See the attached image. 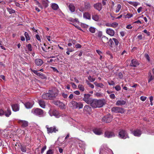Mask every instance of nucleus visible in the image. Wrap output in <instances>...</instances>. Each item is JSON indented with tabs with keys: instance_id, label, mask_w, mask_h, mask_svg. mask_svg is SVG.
Instances as JSON below:
<instances>
[{
	"instance_id": "f257e3e1",
	"label": "nucleus",
	"mask_w": 154,
	"mask_h": 154,
	"mask_svg": "<svg viewBox=\"0 0 154 154\" xmlns=\"http://www.w3.org/2000/svg\"><path fill=\"white\" fill-rule=\"evenodd\" d=\"M58 95L57 90L54 88L48 91V92L43 94L42 97L44 99H53L56 97Z\"/></svg>"
},
{
	"instance_id": "f03ea898",
	"label": "nucleus",
	"mask_w": 154,
	"mask_h": 154,
	"mask_svg": "<svg viewBox=\"0 0 154 154\" xmlns=\"http://www.w3.org/2000/svg\"><path fill=\"white\" fill-rule=\"evenodd\" d=\"M104 100H93L91 104V106L94 108H100L105 104Z\"/></svg>"
},
{
	"instance_id": "7ed1b4c3",
	"label": "nucleus",
	"mask_w": 154,
	"mask_h": 154,
	"mask_svg": "<svg viewBox=\"0 0 154 154\" xmlns=\"http://www.w3.org/2000/svg\"><path fill=\"white\" fill-rule=\"evenodd\" d=\"M69 107L71 108L72 109H82L83 107V104L81 102H77L74 101H72L69 103Z\"/></svg>"
},
{
	"instance_id": "20e7f679",
	"label": "nucleus",
	"mask_w": 154,
	"mask_h": 154,
	"mask_svg": "<svg viewBox=\"0 0 154 154\" xmlns=\"http://www.w3.org/2000/svg\"><path fill=\"white\" fill-rule=\"evenodd\" d=\"M31 112L33 114L39 117H42L44 115L43 110L40 109H32Z\"/></svg>"
},
{
	"instance_id": "39448f33",
	"label": "nucleus",
	"mask_w": 154,
	"mask_h": 154,
	"mask_svg": "<svg viewBox=\"0 0 154 154\" xmlns=\"http://www.w3.org/2000/svg\"><path fill=\"white\" fill-rule=\"evenodd\" d=\"M48 113L51 116H54L57 118H59L60 116L59 112L56 110L51 109L49 110Z\"/></svg>"
},
{
	"instance_id": "423d86ee",
	"label": "nucleus",
	"mask_w": 154,
	"mask_h": 154,
	"mask_svg": "<svg viewBox=\"0 0 154 154\" xmlns=\"http://www.w3.org/2000/svg\"><path fill=\"white\" fill-rule=\"evenodd\" d=\"M111 110L112 112L116 113H123L125 112L124 109L122 108L117 106H115L112 107Z\"/></svg>"
},
{
	"instance_id": "0eeeda50",
	"label": "nucleus",
	"mask_w": 154,
	"mask_h": 154,
	"mask_svg": "<svg viewBox=\"0 0 154 154\" xmlns=\"http://www.w3.org/2000/svg\"><path fill=\"white\" fill-rule=\"evenodd\" d=\"M90 95L89 94H85L83 100L84 101L88 104H91L92 100L90 98Z\"/></svg>"
},
{
	"instance_id": "6e6552de",
	"label": "nucleus",
	"mask_w": 154,
	"mask_h": 154,
	"mask_svg": "<svg viewBox=\"0 0 154 154\" xmlns=\"http://www.w3.org/2000/svg\"><path fill=\"white\" fill-rule=\"evenodd\" d=\"M112 116L109 114L103 117L102 119V120L104 122L109 123L112 121Z\"/></svg>"
},
{
	"instance_id": "1a4fd4ad",
	"label": "nucleus",
	"mask_w": 154,
	"mask_h": 154,
	"mask_svg": "<svg viewBox=\"0 0 154 154\" xmlns=\"http://www.w3.org/2000/svg\"><path fill=\"white\" fill-rule=\"evenodd\" d=\"M119 136L120 138L123 139H125L128 137L127 133L126 131L124 130H121L119 132Z\"/></svg>"
},
{
	"instance_id": "9d476101",
	"label": "nucleus",
	"mask_w": 154,
	"mask_h": 154,
	"mask_svg": "<svg viewBox=\"0 0 154 154\" xmlns=\"http://www.w3.org/2000/svg\"><path fill=\"white\" fill-rule=\"evenodd\" d=\"M46 128L48 133H52L53 132L56 133L58 131V129L54 126L48 128V126H46Z\"/></svg>"
},
{
	"instance_id": "9b49d317",
	"label": "nucleus",
	"mask_w": 154,
	"mask_h": 154,
	"mask_svg": "<svg viewBox=\"0 0 154 154\" xmlns=\"http://www.w3.org/2000/svg\"><path fill=\"white\" fill-rule=\"evenodd\" d=\"M149 82L154 79V69H152V71H150L149 73Z\"/></svg>"
},
{
	"instance_id": "f8f14e48",
	"label": "nucleus",
	"mask_w": 154,
	"mask_h": 154,
	"mask_svg": "<svg viewBox=\"0 0 154 154\" xmlns=\"http://www.w3.org/2000/svg\"><path fill=\"white\" fill-rule=\"evenodd\" d=\"M18 122L23 128L26 127L28 125V122L26 121L19 120L18 121Z\"/></svg>"
},
{
	"instance_id": "ddd939ff",
	"label": "nucleus",
	"mask_w": 154,
	"mask_h": 154,
	"mask_svg": "<svg viewBox=\"0 0 154 154\" xmlns=\"http://www.w3.org/2000/svg\"><path fill=\"white\" fill-rule=\"evenodd\" d=\"M115 136L114 134L112 131H107L105 133V137L108 138L114 137Z\"/></svg>"
},
{
	"instance_id": "4468645a",
	"label": "nucleus",
	"mask_w": 154,
	"mask_h": 154,
	"mask_svg": "<svg viewBox=\"0 0 154 154\" xmlns=\"http://www.w3.org/2000/svg\"><path fill=\"white\" fill-rule=\"evenodd\" d=\"M106 33L111 36H113L115 34L114 31L111 28H107L106 29Z\"/></svg>"
},
{
	"instance_id": "2eb2a0df",
	"label": "nucleus",
	"mask_w": 154,
	"mask_h": 154,
	"mask_svg": "<svg viewBox=\"0 0 154 154\" xmlns=\"http://www.w3.org/2000/svg\"><path fill=\"white\" fill-rule=\"evenodd\" d=\"M11 107L13 111L14 112L18 111L20 109L19 105L17 104H12Z\"/></svg>"
},
{
	"instance_id": "dca6fc26",
	"label": "nucleus",
	"mask_w": 154,
	"mask_h": 154,
	"mask_svg": "<svg viewBox=\"0 0 154 154\" xmlns=\"http://www.w3.org/2000/svg\"><path fill=\"white\" fill-rule=\"evenodd\" d=\"M43 60L40 59H36L35 61V64L38 66H41L43 63Z\"/></svg>"
},
{
	"instance_id": "f3484780",
	"label": "nucleus",
	"mask_w": 154,
	"mask_h": 154,
	"mask_svg": "<svg viewBox=\"0 0 154 154\" xmlns=\"http://www.w3.org/2000/svg\"><path fill=\"white\" fill-rule=\"evenodd\" d=\"M34 104V102L32 101L31 102H28L24 104V105L26 108L30 109L32 107Z\"/></svg>"
},
{
	"instance_id": "a211bd4d",
	"label": "nucleus",
	"mask_w": 154,
	"mask_h": 154,
	"mask_svg": "<svg viewBox=\"0 0 154 154\" xmlns=\"http://www.w3.org/2000/svg\"><path fill=\"white\" fill-rule=\"evenodd\" d=\"M91 111V109L90 106H85L83 109V111L85 112L90 113Z\"/></svg>"
},
{
	"instance_id": "6ab92c4d",
	"label": "nucleus",
	"mask_w": 154,
	"mask_h": 154,
	"mask_svg": "<svg viewBox=\"0 0 154 154\" xmlns=\"http://www.w3.org/2000/svg\"><path fill=\"white\" fill-rule=\"evenodd\" d=\"M139 65L138 61L135 60H132L131 63H130V66H131L136 67Z\"/></svg>"
},
{
	"instance_id": "aec40b11",
	"label": "nucleus",
	"mask_w": 154,
	"mask_h": 154,
	"mask_svg": "<svg viewBox=\"0 0 154 154\" xmlns=\"http://www.w3.org/2000/svg\"><path fill=\"white\" fill-rule=\"evenodd\" d=\"M94 8L98 10L99 11H100L101 9L102 5L101 3H97L94 5Z\"/></svg>"
},
{
	"instance_id": "412c9836",
	"label": "nucleus",
	"mask_w": 154,
	"mask_h": 154,
	"mask_svg": "<svg viewBox=\"0 0 154 154\" xmlns=\"http://www.w3.org/2000/svg\"><path fill=\"white\" fill-rule=\"evenodd\" d=\"M11 114V112L9 108H8L4 112V115L7 117H9Z\"/></svg>"
},
{
	"instance_id": "4be33fe9",
	"label": "nucleus",
	"mask_w": 154,
	"mask_h": 154,
	"mask_svg": "<svg viewBox=\"0 0 154 154\" xmlns=\"http://www.w3.org/2000/svg\"><path fill=\"white\" fill-rule=\"evenodd\" d=\"M141 133V131L138 129L134 130L133 132V134L135 136H140Z\"/></svg>"
},
{
	"instance_id": "5701e85b",
	"label": "nucleus",
	"mask_w": 154,
	"mask_h": 154,
	"mask_svg": "<svg viewBox=\"0 0 154 154\" xmlns=\"http://www.w3.org/2000/svg\"><path fill=\"white\" fill-rule=\"evenodd\" d=\"M69 10L72 12H74L75 11V7L74 5L72 3L69 4L68 5Z\"/></svg>"
},
{
	"instance_id": "b1692460",
	"label": "nucleus",
	"mask_w": 154,
	"mask_h": 154,
	"mask_svg": "<svg viewBox=\"0 0 154 154\" xmlns=\"http://www.w3.org/2000/svg\"><path fill=\"white\" fill-rule=\"evenodd\" d=\"M91 6V4L89 2H85L84 3V7L85 10H89L90 9Z\"/></svg>"
},
{
	"instance_id": "393cba45",
	"label": "nucleus",
	"mask_w": 154,
	"mask_h": 154,
	"mask_svg": "<svg viewBox=\"0 0 154 154\" xmlns=\"http://www.w3.org/2000/svg\"><path fill=\"white\" fill-rule=\"evenodd\" d=\"M93 131L95 134L100 135L102 134V132L100 129L96 128L93 130Z\"/></svg>"
},
{
	"instance_id": "a878e982",
	"label": "nucleus",
	"mask_w": 154,
	"mask_h": 154,
	"mask_svg": "<svg viewBox=\"0 0 154 154\" xmlns=\"http://www.w3.org/2000/svg\"><path fill=\"white\" fill-rule=\"evenodd\" d=\"M92 18L96 21H99L100 20V17L99 15L94 14L92 15Z\"/></svg>"
},
{
	"instance_id": "bb28decb",
	"label": "nucleus",
	"mask_w": 154,
	"mask_h": 154,
	"mask_svg": "<svg viewBox=\"0 0 154 154\" xmlns=\"http://www.w3.org/2000/svg\"><path fill=\"white\" fill-rule=\"evenodd\" d=\"M38 102L41 107L43 108H45V104L44 101L42 100H38Z\"/></svg>"
},
{
	"instance_id": "cd10ccee",
	"label": "nucleus",
	"mask_w": 154,
	"mask_h": 154,
	"mask_svg": "<svg viewBox=\"0 0 154 154\" xmlns=\"http://www.w3.org/2000/svg\"><path fill=\"white\" fill-rule=\"evenodd\" d=\"M83 17L87 19L90 20L91 18V15L88 12H85L83 14Z\"/></svg>"
},
{
	"instance_id": "c85d7f7f",
	"label": "nucleus",
	"mask_w": 154,
	"mask_h": 154,
	"mask_svg": "<svg viewBox=\"0 0 154 154\" xmlns=\"http://www.w3.org/2000/svg\"><path fill=\"white\" fill-rule=\"evenodd\" d=\"M125 101L124 100H119L116 103V105L117 106L124 105L125 104Z\"/></svg>"
},
{
	"instance_id": "c756f323",
	"label": "nucleus",
	"mask_w": 154,
	"mask_h": 154,
	"mask_svg": "<svg viewBox=\"0 0 154 154\" xmlns=\"http://www.w3.org/2000/svg\"><path fill=\"white\" fill-rule=\"evenodd\" d=\"M51 7L54 10H57L59 8L58 5L55 3H52L51 4Z\"/></svg>"
},
{
	"instance_id": "7c9ffc66",
	"label": "nucleus",
	"mask_w": 154,
	"mask_h": 154,
	"mask_svg": "<svg viewBox=\"0 0 154 154\" xmlns=\"http://www.w3.org/2000/svg\"><path fill=\"white\" fill-rule=\"evenodd\" d=\"M108 38L105 36H103L102 38V41L103 43L108 42Z\"/></svg>"
},
{
	"instance_id": "2f4dec72",
	"label": "nucleus",
	"mask_w": 154,
	"mask_h": 154,
	"mask_svg": "<svg viewBox=\"0 0 154 154\" xmlns=\"http://www.w3.org/2000/svg\"><path fill=\"white\" fill-rule=\"evenodd\" d=\"M46 0V1H43L42 3L45 7H47L48 6L49 2L48 0Z\"/></svg>"
},
{
	"instance_id": "473e14b6",
	"label": "nucleus",
	"mask_w": 154,
	"mask_h": 154,
	"mask_svg": "<svg viewBox=\"0 0 154 154\" xmlns=\"http://www.w3.org/2000/svg\"><path fill=\"white\" fill-rule=\"evenodd\" d=\"M78 89L82 91H84L85 88L84 86L82 85H78Z\"/></svg>"
},
{
	"instance_id": "72a5a7b5",
	"label": "nucleus",
	"mask_w": 154,
	"mask_h": 154,
	"mask_svg": "<svg viewBox=\"0 0 154 154\" xmlns=\"http://www.w3.org/2000/svg\"><path fill=\"white\" fill-rule=\"evenodd\" d=\"M96 30V28L93 27H91L89 29V31L92 33H94Z\"/></svg>"
},
{
	"instance_id": "f704fd0d",
	"label": "nucleus",
	"mask_w": 154,
	"mask_h": 154,
	"mask_svg": "<svg viewBox=\"0 0 154 154\" xmlns=\"http://www.w3.org/2000/svg\"><path fill=\"white\" fill-rule=\"evenodd\" d=\"M121 5L120 4H118L116 7V13L118 12L121 8Z\"/></svg>"
},
{
	"instance_id": "c9c22d12",
	"label": "nucleus",
	"mask_w": 154,
	"mask_h": 154,
	"mask_svg": "<svg viewBox=\"0 0 154 154\" xmlns=\"http://www.w3.org/2000/svg\"><path fill=\"white\" fill-rule=\"evenodd\" d=\"M58 106L61 109H65L66 107L65 105L63 103L60 102Z\"/></svg>"
},
{
	"instance_id": "e433bc0d",
	"label": "nucleus",
	"mask_w": 154,
	"mask_h": 154,
	"mask_svg": "<svg viewBox=\"0 0 154 154\" xmlns=\"http://www.w3.org/2000/svg\"><path fill=\"white\" fill-rule=\"evenodd\" d=\"M94 84L97 87L100 88H102L103 85L102 83H98L97 82H95L94 83Z\"/></svg>"
},
{
	"instance_id": "4c0bfd02",
	"label": "nucleus",
	"mask_w": 154,
	"mask_h": 154,
	"mask_svg": "<svg viewBox=\"0 0 154 154\" xmlns=\"http://www.w3.org/2000/svg\"><path fill=\"white\" fill-rule=\"evenodd\" d=\"M118 26V24L116 22H113L111 23V27L113 28H116Z\"/></svg>"
},
{
	"instance_id": "58836bf2",
	"label": "nucleus",
	"mask_w": 154,
	"mask_h": 154,
	"mask_svg": "<svg viewBox=\"0 0 154 154\" xmlns=\"http://www.w3.org/2000/svg\"><path fill=\"white\" fill-rule=\"evenodd\" d=\"M24 35L26 37V40L28 41L30 40V38L27 32H25L24 33Z\"/></svg>"
},
{
	"instance_id": "ea45409f",
	"label": "nucleus",
	"mask_w": 154,
	"mask_h": 154,
	"mask_svg": "<svg viewBox=\"0 0 154 154\" xmlns=\"http://www.w3.org/2000/svg\"><path fill=\"white\" fill-rule=\"evenodd\" d=\"M88 79L91 82H93L95 80V78H92L91 76H89L88 77Z\"/></svg>"
},
{
	"instance_id": "a19ab883",
	"label": "nucleus",
	"mask_w": 154,
	"mask_h": 154,
	"mask_svg": "<svg viewBox=\"0 0 154 154\" xmlns=\"http://www.w3.org/2000/svg\"><path fill=\"white\" fill-rule=\"evenodd\" d=\"M86 82L87 83V84L89 86L91 87L92 88H94V86L92 84L89 83V82L86 80Z\"/></svg>"
},
{
	"instance_id": "79ce46f5",
	"label": "nucleus",
	"mask_w": 154,
	"mask_h": 154,
	"mask_svg": "<svg viewBox=\"0 0 154 154\" xmlns=\"http://www.w3.org/2000/svg\"><path fill=\"white\" fill-rule=\"evenodd\" d=\"M26 47L28 48V50L31 51H32V47L31 45L30 44H28L26 45Z\"/></svg>"
},
{
	"instance_id": "37998d69",
	"label": "nucleus",
	"mask_w": 154,
	"mask_h": 154,
	"mask_svg": "<svg viewBox=\"0 0 154 154\" xmlns=\"http://www.w3.org/2000/svg\"><path fill=\"white\" fill-rule=\"evenodd\" d=\"M53 103L55 105L58 106L60 103V101L59 100H54L53 101Z\"/></svg>"
},
{
	"instance_id": "c03bdc74",
	"label": "nucleus",
	"mask_w": 154,
	"mask_h": 154,
	"mask_svg": "<svg viewBox=\"0 0 154 154\" xmlns=\"http://www.w3.org/2000/svg\"><path fill=\"white\" fill-rule=\"evenodd\" d=\"M42 79H46V77L45 75L42 73H41V75L39 76Z\"/></svg>"
},
{
	"instance_id": "a18cd8bd",
	"label": "nucleus",
	"mask_w": 154,
	"mask_h": 154,
	"mask_svg": "<svg viewBox=\"0 0 154 154\" xmlns=\"http://www.w3.org/2000/svg\"><path fill=\"white\" fill-rule=\"evenodd\" d=\"M133 15L132 14H128L125 16V17L126 18H129L133 17Z\"/></svg>"
},
{
	"instance_id": "49530a36",
	"label": "nucleus",
	"mask_w": 154,
	"mask_h": 154,
	"mask_svg": "<svg viewBox=\"0 0 154 154\" xmlns=\"http://www.w3.org/2000/svg\"><path fill=\"white\" fill-rule=\"evenodd\" d=\"M32 72L35 73V75H37L39 76L40 75H41V73H39L38 72V71L35 70H32Z\"/></svg>"
},
{
	"instance_id": "de8ad7c7",
	"label": "nucleus",
	"mask_w": 154,
	"mask_h": 154,
	"mask_svg": "<svg viewBox=\"0 0 154 154\" xmlns=\"http://www.w3.org/2000/svg\"><path fill=\"white\" fill-rule=\"evenodd\" d=\"M115 89L117 91H119L121 90V88L120 86L117 85L115 87Z\"/></svg>"
},
{
	"instance_id": "09e8293b",
	"label": "nucleus",
	"mask_w": 154,
	"mask_h": 154,
	"mask_svg": "<svg viewBox=\"0 0 154 154\" xmlns=\"http://www.w3.org/2000/svg\"><path fill=\"white\" fill-rule=\"evenodd\" d=\"M112 40H113L116 45H118L119 44L118 41L116 38H113Z\"/></svg>"
},
{
	"instance_id": "8fccbe9b",
	"label": "nucleus",
	"mask_w": 154,
	"mask_h": 154,
	"mask_svg": "<svg viewBox=\"0 0 154 154\" xmlns=\"http://www.w3.org/2000/svg\"><path fill=\"white\" fill-rule=\"evenodd\" d=\"M54 151L52 150L49 149L47 152L46 154H53Z\"/></svg>"
},
{
	"instance_id": "3c124183",
	"label": "nucleus",
	"mask_w": 154,
	"mask_h": 154,
	"mask_svg": "<svg viewBox=\"0 0 154 154\" xmlns=\"http://www.w3.org/2000/svg\"><path fill=\"white\" fill-rule=\"evenodd\" d=\"M149 99L150 102V104L151 106H152L153 105V103L152 101L153 100V97L152 96H150L149 97Z\"/></svg>"
},
{
	"instance_id": "603ef678",
	"label": "nucleus",
	"mask_w": 154,
	"mask_h": 154,
	"mask_svg": "<svg viewBox=\"0 0 154 154\" xmlns=\"http://www.w3.org/2000/svg\"><path fill=\"white\" fill-rule=\"evenodd\" d=\"M147 98V97L143 96H142L140 97V100L142 101H145Z\"/></svg>"
},
{
	"instance_id": "864d4df0",
	"label": "nucleus",
	"mask_w": 154,
	"mask_h": 154,
	"mask_svg": "<svg viewBox=\"0 0 154 154\" xmlns=\"http://www.w3.org/2000/svg\"><path fill=\"white\" fill-rule=\"evenodd\" d=\"M95 95L98 97H100L102 96V95L101 93L98 92L96 93L95 94Z\"/></svg>"
},
{
	"instance_id": "5fc2aeb1",
	"label": "nucleus",
	"mask_w": 154,
	"mask_h": 154,
	"mask_svg": "<svg viewBox=\"0 0 154 154\" xmlns=\"http://www.w3.org/2000/svg\"><path fill=\"white\" fill-rule=\"evenodd\" d=\"M62 96L63 98H67L68 96V95L67 94H66L64 93H63L62 94Z\"/></svg>"
},
{
	"instance_id": "6e6d98bb",
	"label": "nucleus",
	"mask_w": 154,
	"mask_h": 154,
	"mask_svg": "<svg viewBox=\"0 0 154 154\" xmlns=\"http://www.w3.org/2000/svg\"><path fill=\"white\" fill-rule=\"evenodd\" d=\"M145 57L148 60V61H149L150 59H149V56L147 54H145Z\"/></svg>"
},
{
	"instance_id": "4d7b16f0",
	"label": "nucleus",
	"mask_w": 154,
	"mask_h": 154,
	"mask_svg": "<svg viewBox=\"0 0 154 154\" xmlns=\"http://www.w3.org/2000/svg\"><path fill=\"white\" fill-rule=\"evenodd\" d=\"M107 54L109 56V57H108L110 59H112L113 58V56L111 54H110L109 52H107Z\"/></svg>"
},
{
	"instance_id": "13d9d810",
	"label": "nucleus",
	"mask_w": 154,
	"mask_h": 154,
	"mask_svg": "<svg viewBox=\"0 0 154 154\" xmlns=\"http://www.w3.org/2000/svg\"><path fill=\"white\" fill-rule=\"evenodd\" d=\"M97 36L99 37H100L102 36V32L99 31L97 33Z\"/></svg>"
},
{
	"instance_id": "bf43d9fd",
	"label": "nucleus",
	"mask_w": 154,
	"mask_h": 154,
	"mask_svg": "<svg viewBox=\"0 0 154 154\" xmlns=\"http://www.w3.org/2000/svg\"><path fill=\"white\" fill-rule=\"evenodd\" d=\"M110 98L112 99H114L115 98V95L114 94H112L109 95Z\"/></svg>"
},
{
	"instance_id": "052dcab7",
	"label": "nucleus",
	"mask_w": 154,
	"mask_h": 154,
	"mask_svg": "<svg viewBox=\"0 0 154 154\" xmlns=\"http://www.w3.org/2000/svg\"><path fill=\"white\" fill-rule=\"evenodd\" d=\"M51 68L53 69V71H54L56 72L57 73H58L59 72H58V70L55 67H51Z\"/></svg>"
},
{
	"instance_id": "680f3d73",
	"label": "nucleus",
	"mask_w": 154,
	"mask_h": 154,
	"mask_svg": "<svg viewBox=\"0 0 154 154\" xmlns=\"http://www.w3.org/2000/svg\"><path fill=\"white\" fill-rule=\"evenodd\" d=\"M145 33H146V35L149 36V35H150V33H149V32H148L146 30V29H145L144 30H143V31Z\"/></svg>"
},
{
	"instance_id": "e2e57ef3",
	"label": "nucleus",
	"mask_w": 154,
	"mask_h": 154,
	"mask_svg": "<svg viewBox=\"0 0 154 154\" xmlns=\"http://www.w3.org/2000/svg\"><path fill=\"white\" fill-rule=\"evenodd\" d=\"M4 115V112L2 109H0V116Z\"/></svg>"
},
{
	"instance_id": "0e129e2a",
	"label": "nucleus",
	"mask_w": 154,
	"mask_h": 154,
	"mask_svg": "<svg viewBox=\"0 0 154 154\" xmlns=\"http://www.w3.org/2000/svg\"><path fill=\"white\" fill-rule=\"evenodd\" d=\"M112 39L110 38L109 40V42L110 43V46L111 47H112V44H113V42L112 41Z\"/></svg>"
},
{
	"instance_id": "69168bd1",
	"label": "nucleus",
	"mask_w": 154,
	"mask_h": 154,
	"mask_svg": "<svg viewBox=\"0 0 154 154\" xmlns=\"http://www.w3.org/2000/svg\"><path fill=\"white\" fill-rule=\"evenodd\" d=\"M75 47L76 48H80L81 47V45L79 44H77L75 45Z\"/></svg>"
},
{
	"instance_id": "338daca9",
	"label": "nucleus",
	"mask_w": 154,
	"mask_h": 154,
	"mask_svg": "<svg viewBox=\"0 0 154 154\" xmlns=\"http://www.w3.org/2000/svg\"><path fill=\"white\" fill-rule=\"evenodd\" d=\"M73 93L77 95H79L80 94V92L79 91H75Z\"/></svg>"
},
{
	"instance_id": "774afa93",
	"label": "nucleus",
	"mask_w": 154,
	"mask_h": 154,
	"mask_svg": "<svg viewBox=\"0 0 154 154\" xmlns=\"http://www.w3.org/2000/svg\"><path fill=\"white\" fill-rule=\"evenodd\" d=\"M143 8L140 7L139 8L137 9V12H138V13H140L141 11H142V9Z\"/></svg>"
}]
</instances>
